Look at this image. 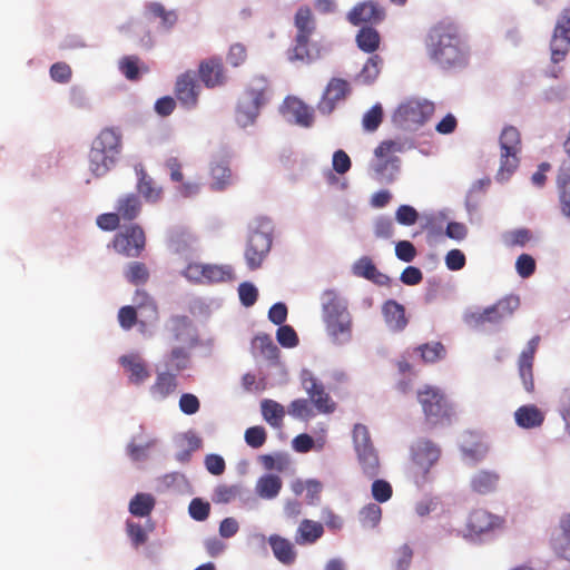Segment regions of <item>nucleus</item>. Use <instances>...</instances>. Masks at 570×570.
Returning <instances> with one entry per match:
<instances>
[{"label": "nucleus", "mask_w": 570, "mask_h": 570, "mask_svg": "<svg viewBox=\"0 0 570 570\" xmlns=\"http://www.w3.org/2000/svg\"><path fill=\"white\" fill-rule=\"evenodd\" d=\"M119 363L129 373V381L132 384H141L149 377L146 363L138 354L122 355Z\"/></svg>", "instance_id": "5701e85b"}, {"label": "nucleus", "mask_w": 570, "mask_h": 570, "mask_svg": "<svg viewBox=\"0 0 570 570\" xmlns=\"http://www.w3.org/2000/svg\"><path fill=\"white\" fill-rule=\"evenodd\" d=\"M266 439V430L261 425L250 426L245 431V442L253 449L263 446Z\"/></svg>", "instance_id": "6e6d98bb"}, {"label": "nucleus", "mask_w": 570, "mask_h": 570, "mask_svg": "<svg viewBox=\"0 0 570 570\" xmlns=\"http://www.w3.org/2000/svg\"><path fill=\"white\" fill-rule=\"evenodd\" d=\"M303 386L320 413L331 414L336 410V403L325 391L324 385L308 371L303 373Z\"/></svg>", "instance_id": "f8f14e48"}, {"label": "nucleus", "mask_w": 570, "mask_h": 570, "mask_svg": "<svg viewBox=\"0 0 570 570\" xmlns=\"http://www.w3.org/2000/svg\"><path fill=\"white\" fill-rule=\"evenodd\" d=\"M357 458L362 471L367 478L373 479L379 474L380 461L374 448L357 452Z\"/></svg>", "instance_id": "79ce46f5"}, {"label": "nucleus", "mask_w": 570, "mask_h": 570, "mask_svg": "<svg viewBox=\"0 0 570 570\" xmlns=\"http://www.w3.org/2000/svg\"><path fill=\"white\" fill-rule=\"evenodd\" d=\"M120 72L130 81L139 79L140 70L147 72L148 68L142 66L140 68V59L137 56H125L118 63Z\"/></svg>", "instance_id": "a18cd8bd"}, {"label": "nucleus", "mask_w": 570, "mask_h": 570, "mask_svg": "<svg viewBox=\"0 0 570 570\" xmlns=\"http://www.w3.org/2000/svg\"><path fill=\"white\" fill-rule=\"evenodd\" d=\"M282 487L283 482L278 475L265 474L257 480L255 491L263 499H273L278 495Z\"/></svg>", "instance_id": "72a5a7b5"}, {"label": "nucleus", "mask_w": 570, "mask_h": 570, "mask_svg": "<svg viewBox=\"0 0 570 570\" xmlns=\"http://www.w3.org/2000/svg\"><path fill=\"white\" fill-rule=\"evenodd\" d=\"M533 362L534 360L527 358L525 356H519L518 358L519 376L524 390L529 393L534 391Z\"/></svg>", "instance_id": "09e8293b"}, {"label": "nucleus", "mask_w": 570, "mask_h": 570, "mask_svg": "<svg viewBox=\"0 0 570 570\" xmlns=\"http://www.w3.org/2000/svg\"><path fill=\"white\" fill-rule=\"evenodd\" d=\"M155 503V498L150 493H137L129 502V512L139 518L148 517Z\"/></svg>", "instance_id": "58836bf2"}, {"label": "nucleus", "mask_w": 570, "mask_h": 570, "mask_svg": "<svg viewBox=\"0 0 570 570\" xmlns=\"http://www.w3.org/2000/svg\"><path fill=\"white\" fill-rule=\"evenodd\" d=\"M381 519L382 509L376 503H368L360 510L358 520L365 529L376 528L380 524Z\"/></svg>", "instance_id": "de8ad7c7"}, {"label": "nucleus", "mask_w": 570, "mask_h": 570, "mask_svg": "<svg viewBox=\"0 0 570 570\" xmlns=\"http://www.w3.org/2000/svg\"><path fill=\"white\" fill-rule=\"evenodd\" d=\"M416 397L422 407L424 421L430 428L451 424L454 410L439 387L425 385L417 391Z\"/></svg>", "instance_id": "7ed1b4c3"}, {"label": "nucleus", "mask_w": 570, "mask_h": 570, "mask_svg": "<svg viewBox=\"0 0 570 570\" xmlns=\"http://www.w3.org/2000/svg\"><path fill=\"white\" fill-rule=\"evenodd\" d=\"M412 475L416 484L426 481L431 468L439 461L441 449L429 439L416 441L412 449Z\"/></svg>", "instance_id": "423d86ee"}, {"label": "nucleus", "mask_w": 570, "mask_h": 570, "mask_svg": "<svg viewBox=\"0 0 570 570\" xmlns=\"http://www.w3.org/2000/svg\"><path fill=\"white\" fill-rule=\"evenodd\" d=\"M264 420L273 428H281L285 415L284 406L274 400L265 399L261 403Z\"/></svg>", "instance_id": "c9c22d12"}, {"label": "nucleus", "mask_w": 570, "mask_h": 570, "mask_svg": "<svg viewBox=\"0 0 570 570\" xmlns=\"http://www.w3.org/2000/svg\"><path fill=\"white\" fill-rule=\"evenodd\" d=\"M413 144L405 138L386 139L380 142L375 148L374 155L379 163L374 167V171L380 176H386V171L391 168L393 171L399 170V154H403L411 149Z\"/></svg>", "instance_id": "0eeeda50"}, {"label": "nucleus", "mask_w": 570, "mask_h": 570, "mask_svg": "<svg viewBox=\"0 0 570 570\" xmlns=\"http://www.w3.org/2000/svg\"><path fill=\"white\" fill-rule=\"evenodd\" d=\"M500 166L495 175L497 181L504 183L511 178L520 165L522 140L519 129L505 126L499 137Z\"/></svg>", "instance_id": "20e7f679"}, {"label": "nucleus", "mask_w": 570, "mask_h": 570, "mask_svg": "<svg viewBox=\"0 0 570 570\" xmlns=\"http://www.w3.org/2000/svg\"><path fill=\"white\" fill-rule=\"evenodd\" d=\"M324 323L328 336L335 344L343 345L351 341L353 326L351 314L326 320Z\"/></svg>", "instance_id": "a211bd4d"}, {"label": "nucleus", "mask_w": 570, "mask_h": 570, "mask_svg": "<svg viewBox=\"0 0 570 570\" xmlns=\"http://www.w3.org/2000/svg\"><path fill=\"white\" fill-rule=\"evenodd\" d=\"M141 212V202L136 194H126L118 198L116 213L121 220L131 222L136 219Z\"/></svg>", "instance_id": "b1692460"}, {"label": "nucleus", "mask_w": 570, "mask_h": 570, "mask_svg": "<svg viewBox=\"0 0 570 570\" xmlns=\"http://www.w3.org/2000/svg\"><path fill=\"white\" fill-rule=\"evenodd\" d=\"M268 82L265 77H254L240 97L236 109V121L245 128L255 122L261 107L266 102Z\"/></svg>", "instance_id": "39448f33"}, {"label": "nucleus", "mask_w": 570, "mask_h": 570, "mask_svg": "<svg viewBox=\"0 0 570 570\" xmlns=\"http://www.w3.org/2000/svg\"><path fill=\"white\" fill-rule=\"evenodd\" d=\"M557 185L562 213L570 217V164H562L559 169Z\"/></svg>", "instance_id": "c756f323"}, {"label": "nucleus", "mask_w": 570, "mask_h": 570, "mask_svg": "<svg viewBox=\"0 0 570 570\" xmlns=\"http://www.w3.org/2000/svg\"><path fill=\"white\" fill-rule=\"evenodd\" d=\"M380 40L381 38L379 32L371 27L361 28L356 35V43L358 48L368 53L374 52L379 48Z\"/></svg>", "instance_id": "c03bdc74"}, {"label": "nucleus", "mask_w": 570, "mask_h": 570, "mask_svg": "<svg viewBox=\"0 0 570 570\" xmlns=\"http://www.w3.org/2000/svg\"><path fill=\"white\" fill-rule=\"evenodd\" d=\"M277 342L284 347H294L298 344V336L289 325H279L276 333Z\"/></svg>", "instance_id": "bf43d9fd"}, {"label": "nucleus", "mask_w": 570, "mask_h": 570, "mask_svg": "<svg viewBox=\"0 0 570 570\" xmlns=\"http://www.w3.org/2000/svg\"><path fill=\"white\" fill-rule=\"evenodd\" d=\"M146 246V235L144 229L137 225H130L117 233L112 239V247L126 257L137 258Z\"/></svg>", "instance_id": "1a4fd4ad"}, {"label": "nucleus", "mask_w": 570, "mask_h": 570, "mask_svg": "<svg viewBox=\"0 0 570 570\" xmlns=\"http://www.w3.org/2000/svg\"><path fill=\"white\" fill-rule=\"evenodd\" d=\"M385 17V10L374 1H364L355 4L347 13V20L353 26L362 23H379Z\"/></svg>", "instance_id": "2eb2a0df"}, {"label": "nucleus", "mask_w": 570, "mask_h": 570, "mask_svg": "<svg viewBox=\"0 0 570 570\" xmlns=\"http://www.w3.org/2000/svg\"><path fill=\"white\" fill-rule=\"evenodd\" d=\"M515 268L521 277L528 278L535 272V261L528 254H521L515 262Z\"/></svg>", "instance_id": "0e129e2a"}, {"label": "nucleus", "mask_w": 570, "mask_h": 570, "mask_svg": "<svg viewBox=\"0 0 570 570\" xmlns=\"http://www.w3.org/2000/svg\"><path fill=\"white\" fill-rule=\"evenodd\" d=\"M189 352L184 347H175L168 354L166 365L168 368L180 372L189 366Z\"/></svg>", "instance_id": "8fccbe9b"}, {"label": "nucleus", "mask_w": 570, "mask_h": 570, "mask_svg": "<svg viewBox=\"0 0 570 570\" xmlns=\"http://www.w3.org/2000/svg\"><path fill=\"white\" fill-rule=\"evenodd\" d=\"M157 444L156 439L138 435L127 445V454L134 462L145 461L149 456V451Z\"/></svg>", "instance_id": "393cba45"}, {"label": "nucleus", "mask_w": 570, "mask_h": 570, "mask_svg": "<svg viewBox=\"0 0 570 570\" xmlns=\"http://www.w3.org/2000/svg\"><path fill=\"white\" fill-rule=\"evenodd\" d=\"M561 527L563 530L562 539L554 549L563 559L570 561V521H562Z\"/></svg>", "instance_id": "774afa93"}, {"label": "nucleus", "mask_w": 570, "mask_h": 570, "mask_svg": "<svg viewBox=\"0 0 570 570\" xmlns=\"http://www.w3.org/2000/svg\"><path fill=\"white\" fill-rule=\"evenodd\" d=\"M294 24L297 29L296 36L311 39L316 29V22L312 10L307 6L298 8L295 13Z\"/></svg>", "instance_id": "473e14b6"}, {"label": "nucleus", "mask_w": 570, "mask_h": 570, "mask_svg": "<svg viewBox=\"0 0 570 570\" xmlns=\"http://www.w3.org/2000/svg\"><path fill=\"white\" fill-rule=\"evenodd\" d=\"M285 104L287 112L293 116L297 125L303 127L312 126L314 111L309 106L297 98H288Z\"/></svg>", "instance_id": "cd10ccee"}, {"label": "nucleus", "mask_w": 570, "mask_h": 570, "mask_svg": "<svg viewBox=\"0 0 570 570\" xmlns=\"http://www.w3.org/2000/svg\"><path fill=\"white\" fill-rule=\"evenodd\" d=\"M189 514L196 521H204L208 518L210 512V505L208 502L203 501L199 498H195L189 503Z\"/></svg>", "instance_id": "052dcab7"}, {"label": "nucleus", "mask_w": 570, "mask_h": 570, "mask_svg": "<svg viewBox=\"0 0 570 570\" xmlns=\"http://www.w3.org/2000/svg\"><path fill=\"white\" fill-rule=\"evenodd\" d=\"M272 233L269 223L261 225V229H255L249 234L245 248V259L249 269H257L272 247Z\"/></svg>", "instance_id": "6e6552de"}, {"label": "nucleus", "mask_w": 570, "mask_h": 570, "mask_svg": "<svg viewBox=\"0 0 570 570\" xmlns=\"http://www.w3.org/2000/svg\"><path fill=\"white\" fill-rule=\"evenodd\" d=\"M425 364H433L446 356V348L441 342L424 343L414 348Z\"/></svg>", "instance_id": "f704fd0d"}, {"label": "nucleus", "mask_w": 570, "mask_h": 570, "mask_svg": "<svg viewBox=\"0 0 570 570\" xmlns=\"http://www.w3.org/2000/svg\"><path fill=\"white\" fill-rule=\"evenodd\" d=\"M382 313L387 326L394 332L403 331L407 325L405 308L394 299L386 301L382 306Z\"/></svg>", "instance_id": "4be33fe9"}, {"label": "nucleus", "mask_w": 570, "mask_h": 570, "mask_svg": "<svg viewBox=\"0 0 570 570\" xmlns=\"http://www.w3.org/2000/svg\"><path fill=\"white\" fill-rule=\"evenodd\" d=\"M351 94L348 81L342 78H332L325 87L317 109L323 115H330L336 108L337 102L343 101Z\"/></svg>", "instance_id": "ddd939ff"}, {"label": "nucleus", "mask_w": 570, "mask_h": 570, "mask_svg": "<svg viewBox=\"0 0 570 570\" xmlns=\"http://www.w3.org/2000/svg\"><path fill=\"white\" fill-rule=\"evenodd\" d=\"M269 546L276 559L284 564H292L296 559V551L293 543L279 535L269 538Z\"/></svg>", "instance_id": "7c9ffc66"}, {"label": "nucleus", "mask_w": 570, "mask_h": 570, "mask_svg": "<svg viewBox=\"0 0 570 570\" xmlns=\"http://www.w3.org/2000/svg\"><path fill=\"white\" fill-rule=\"evenodd\" d=\"M501 523L502 520L499 517L487 510L475 509L468 517L465 537H479L499 528Z\"/></svg>", "instance_id": "4468645a"}, {"label": "nucleus", "mask_w": 570, "mask_h": 570, "mask_svg": "<svg viewBox=\"0 0 570 570\" xmlns=\"http://www.w3.org/2000/svg\"><path fill=\"white\" fill-rule=\"evenodd\" d=\"M239 299L246 307L256 303L258 292L257 288L250 283H242L238 287Z\"/></svg>", "instance_id": "338daca9"}, {"label": "nucleus", "mask_w": 570, "mask_h": 570, "mask_svg": "<svg viewBox=\"0 0 570 570\" xmlns=\"http://www.w3.org/2000/svg\"><path fill=\"white\" fill-rule=\"evenodd\" d=\"M125 277L132 285H141L147 283L149 278V272L144 263L131 262L125 271Z\"/></svg>", "instance_id": "3c124183"}, {"label": "nucleus", "mask_w": 570, "mask_h": 570, "mask_svg": "<svg viewBox=\"0 0 570 570\" xmlns=\"http://www.w3.org/2000/svg\"><path fill=\"white\" fill-rule=\"evenodd\" d=\"M551 59L558 63L564 59L570 49V8L563 9L553 30Z\"/></svg>", "instance_id": "9b49d317"}, {"label": "nucleus", "mask_w": 570, "mask_h": 570, "mask_svg": "<svg viewBox=\"0 0 570 570\" xmlns=\"http://www.w3.org/2000/svg\"><path fill=\"white\" fill-rule=\"evenodd\" d=\"M199 85L191 71H187L177 78L175 95L177 100L186 108H195L198 102Z\"/></svg>", "instance_id": "dca6fc26"}, {"label": "nucleus", "mask_w": 570, "mask_h": 570, "mask_svg": "<svg viewBox=\"0 0 570 570\" xmlns=\"http://www.w3.org/2000/svg\"><path fill=\"white\" fill-rule=\"evenodd\" d=\"M383 120V109L380 104L374 105L363 116L362 125L367 131H375Z\"/></svg>", "instance_id": "864d4df0"}, {"label": "nucleus", "mask_w": 570, "mask_h": 570, "mask_svg": "<svg viewBox=\"0 0 570 570\" xmlns=\"http://www.w3.org/2000/svg\"><path fill=\"white\" fill-rule=\"evenodd\" d=\"M309 39L301 38L299 36L295 37V45L287 50V58L289 61H302L309 63L312 62L316 56L312 55L308 49Z\"/></svg>", "instance_id": "a19ab883"}, {"label": "nucleus", "mask_w": 570, "mask_h": 570, "mask_svg": "<svg viewBox=\"0 0 570 570\" xmlns=\"http://www.w3.org/2000/svg\"><path fill=\"white\" fill-rule=\"evenodd\" d=\"M520 301L517 296H507L499 299L495 304L485 308V315L489 317L490 324H500L504 320L512 316L519 307Z\"/></svg>", "instance_id": "aec40b11"}, {"label": "nucleus", "mask_w": 570, "mask_h": 570, "mask_svg": "<svg viewBox=\"0 0 570 570\" xmlns=\"http://www.w3.org/2000/svg\"><path fill=\"white\" fill-rule=\"evenodd\" d=\"M177 387L176 375L169 372H159L155 383L150 386V393L156 399H166Z\"/></svg>", "instance_id": "2f4dec72"}, {"label": "nucleus", "mask_w": 570, "mask_h": 570, "mask_svg": "<svg viewBox=\"0 0 570 570\" xmlns=\"http://www.w3.org/2000/svg\"><path fill=\"white\" fill-rule=\"evenodd\" d=\"M239 494V488L236 485L220 484L214 491L213 500L216 503H228Z\"/></svg>", "instance_id": "680f3d73"}, {"label": "nucleus", "mask_w": 570, "mask_h": 570, "mask_svg": "<svg viewBox=\"0 0 570 570\" xmlns=\"http://www.w3.org/2000/svg\"><path fill=\"white\" fill-rule=\"evenodd\" d=\"M50 77L53 81L59 83H67L70 81L72 71L68 63L56 62L50 67Z\"/></svg>", "instance_id": "e2e57ef3"}, {"label": "nucleus", "mask_w": 570, "mask_h": 570, "mask_svg": "<svg viewBox=\"0 0 570 570\" xmlns=\"http://www.w3.org/2000/svg\"><path fill=\"white\" fill-rule=\"evenodd\" d=\"M323 321L350 314L347 303L334 289H326L322 294Z\"/></svg>", "instance_id": "412c9836"}, {"label": "nucleus", "mask_w": 570, "mask_h": 570, "mask_svg": "<svg viewBox=\"0 0 570 570\" xmlns=\"http://www.w3.org/2000/svg\"><path fill=\"white\" fill-rule=\"evenodd\" d=\"M324 533L323 524L308 519L302 520L295 540L298 544L315 543Z\"/></svg>", "instance_id": "c85d7f7f"}, {"label": "nucleus", "mask_w": 570, "mask_h": 570, "mask_svg": "<svg viewBox=\"0 0 570 570\" xmlns=\"http://www.w3.org/2000/svg\"><path fill=\"white\" fill-rule=\"evenodd\" d=\"M212 176L217 189H223L232 180V171L229 167L223 163H218L212 167Z\"/></svg>", "instance_id": "4d7b16f0"}, {"label": "nucleus", "mask_w": 570, "mask_h": 570, "mask_svg": "<svg viewBox=\"0 0 570 570\" xmlns=\"http://www.w3.org/2000/svg\"><path fill=\"white\" fill-rule=\"evenodd\" d=\"M234 279V269L230 265L205 264L204 283L214 284Z\"/></svg>", "instance_id": "e433bc0d"}, {"label": "nucleus", "mask_w": 570, "mask_h": 570, "mask_svg": "<svg viewBox=\"0 0 570 570\" xmlns=\"http://www.w3.org/2000/svg\"><path fill=\"white\" fill-rule=\"evenodd\" d=\"M396 220L405 226L414 225L419 218V214L412 206L401 205L395 213Z\"/></svg>", "instance_id": "69168bd1"}, {"label": "nucleus", "mask_w": 570, "mask_h": 570, "mask_svg": "<svg viewBox=\"0 0 570 570\" xmlns=\"http://www.w3.org/2000/svg\"><path fill=\"white\" fill-rule=\"evenodd\" d=\"M382 65L383 59L379 55L371 56L357 75V80L365 85L373 83L381 72Z\"/></svg>", "instance_id": "37998d69"}, {"label": "nucleus", "mask_w": 570, "mask_h": 570, "mask_svg": "<svg viewBox=\"0 0 570 570\" xmlns=\"http://www.w3.org/2000/svg\"><path fill=\"white\" fill-rule=\"evenodd\" d=\"M288 414L295 419L308 420L313 416V411L306 399H296L288 405Z\"/></svg>", "instance_id": "5fc2aeb1"}, {"label": "nucleus", "mask_w": 570, "mask_h": 570, "mask_svg": "<svg viewBox=\"0 0 570 570\" xmlns=\"http://www.w3.org/2000/svg\"><path fill=\"white\" fill-rule=\"evenodd\" d=\"M499 475L490 471H480L471 479V489L479 494H488L497 489Z\"/></svg>", "instance_id": "4c0bfd02"}, {"label": "nucleus", "mask_w": 570, "mask_h": 570, "mask_svg": "<svg viewBox=\"0 0 570 570\" xmlns=\"http://www.w3.org/2000/svg\"><path fill=\"white\" fill-rule=\"evenodd\" d=\"M138 193L148 203H158L163 198V188L144 170L138 171Z\"/></svg>", "instance_id": "a878e982"}, {"label": "nucleus", "mask_w": 570, "mask_h": 570, "mask_svg": "<svg viewBox=\"0 0 570 570\" xmlns=\"http://www.w3.org/2000/svg\"><path fill=\"white\" fill-rule=\"evenodd\" d=\"M253 348L258 351L266 360H276L278 357V347L274 344L268 334H257L253 342Z\"/></svg>", "instance_id": "49530a36"}, {"label": "nucleus", "mask_w": 570, "mask_h": 570, "mask_svg": "<svg viewBox=\"0 0 570 570\" xmlns=\"http://www.w3.org/2000/svg\"><path fill=\"white\" fill-rule=\"evenodd\" d=\"M355 276L365 278L379 286H389L391 278L380 272L373 261L368 256H362L352 267Z\"/></svg>", "instance_id": "6ab92c4d"}, {"label": "nucleus", "mask_w": 570, "mask_h": 570, "mask_svg": "<svg viewBox=\"0 0 570 570\" xmlns=\"http://www.w3.org/2000/svg\"><path fill=\"white\" fill-rule=\"evenodd\" d=\"M121 150V134L115 128H105L94 139L89 151V169L96 177L106 175L115 165Z\"/></svg>", "instance_id": "f03ea898"}, {"label": "nucleus", "mask_w": 570, "mask_h": 570, "mask_svg": "<svg viewBox=\"0 0 570 570\" xmlns=\"http://www.w3.org/2000/svg\"><path fill=\"white\" fill-rule=\"evenodd\" d=\"M372 495L375 501L384 503L392 498L393 489L391 484L382 479H377L372 483Z\"/></svg>", "instance_id": "13d9d810"}, {"label": "nucleus", "mask_w": 570, "mask_h": 570, "mask_svg": "<svg viewBox=\"0 0 570 570\" xmlns=\"http://www.w3.org/2000/svg\"><path fill=\"white\" fill-rule=\"evenodd\" d=\"M353 442L356 453L374 448L368 429L363 424H355L353 429Z\"/></svg>", "instance_id": "603ef678"}, {"label": "nucleus", "mask_w": 570, "mask_h": 570, "mask_svg": "<svg viewBox=\"0 0 570 570\" xmlns=\"http://www.w3.org/2000/svg\"><path fill=\"white\" fill-rule=\"evenodd\" d=\"M435 106L426 99H410L401 104L394 115V119L403 125L421 126L434 114Z\"/></svg>", "instance_id": "9d476101"}, {"label": "nucleus", "mask_w": 570, "mask_h": 570, "mask_svg": "<svg viewBox=\"0 0 570 570\" xmlns=\"http://www.w3.org/2000/svg\"><path fill=\"white\" fill-rule=\"evenodd\" d=\"M517 424L523 429H533L542 425L544 414L535 405H523L514 412Z\"/></svg>", "instance_id": "bb28decb"}, {"label": "nucleus", "mask_w": 570, "mask_h": 570, "mask_svg": "<svg viewBox=\"0 0 570 570\" xmlns=\"http://www.w3.org/2000/svg\"><path fill=\"white\" fill-rule=\"evenodd\" d=\"M145 14L148 19L159 18L164 28H171L176 21L177 16L174 11H168L159 2H149L146 4Z\"/></svg>", "instance_id": "ea45409f"}, {"label": "nucleus", "mask_w": 570, "mask_h": 570, "mask_svg": "<svg viewBox=\"0 0 570 570\" xmlns=\"http://www.w3.org/2000/svg\"><path fill=\"white\" fill-rule=\"evenodd\" d=\"M431 61L442 69L462 67L466 62L468 49L458 26L440 22L433 26L425 41Z\"/></svg>", "instance_id": "f257e3e1"}, {"label": "nucleus", "mask_w": 570, "mask_h": 570, "mask_svg": "<svg viewBox=\"0 0 570 570\" xmlns=\"http://www.w3.org/2000/svg\"><path fill=\"white\" fill-rule=\"evenodd\" d=\"M198 75L207 88L223 86L226 82L225 68L222 58L212 57L199 63Z\"/></svg>", "instance_id": "f3484780"}]
</instances>
